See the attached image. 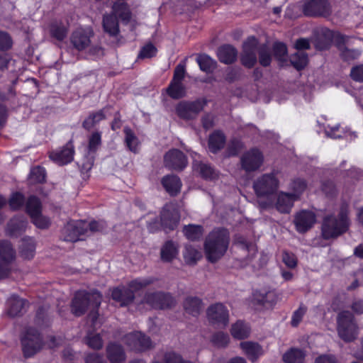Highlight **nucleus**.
Listing matches in <instances>:
<instances>
[{
    "label": "nucleus",
    "instance_id": "obj_1",
    "mask_svg": "<svg viewBox=\"0 0 363 363\" xmlns=\"http://www.w3.org/2000/svg\"><path fill=\"white\" fill-rule=\"evenodd\" d=\"M229 243L230 234L226 229L218 228L211 232L204 243L208 260L213 263L220 259L226 252Z\"/></svg>",
    "mask_w": 363,
    "mask_h": 363
},
{
    "label": "nucleus",
    "instance_id": "obj_2",
    "mask_svg": "<svg viewBox=\"0 0 363 363\" xmlns=\"http://www.w3.org/2000/svg\"><path fill=\"white\" fill-rule=\"evenodd\" d=\"M348 213V205L342 204L338 214V218L333 216H326L322 224L323 237L325 239L334 238L346 232L350 225Z\"/></svg>",
    "mask_w": 363,
    "mask_h": 363
},
{
    "label": "nucleus",
    "instance_id": "obj_3",
    "mask_svg": "<svg viewBox=\"0 0 363 363\" xmlns=\"http://www.w3.org/2000/svg\"><path fill=\"white\" fill-rule=\"evenodd\" d=\"M338 336L345 342L355 340L359 335V326L352 313L348 311H341L337 317Z\"/></svg>",
    "mask_w": 363,
    "mask_h": 363
},
{
    "label": "nucleus",
    "instance_id": "obj_4",
    "mask_svg": "<svg viewBox=\"0 0 363 363\" xmlns=\"http://www.w3.org/2000/svg\"><path fill=\"white\" fill-rule=\"evenodd\" d=\"M116 16L122 21L128 22L130 18V11L125 3H115L113 5L112 13L104 16L103 27L104 31L111 36L119 33V26Z\"/></svg>",
    "mask_w": 363,
    "mask_h": 363
},
{
    "label": "nucleus",
    "instance_id": "obj_5",
    "mask_svg": "<svg viewBox=\"0 0 363 363\" xmlns=\"http://www.w3.org/2000/svg\"><path fill=\"white\" fill-rule=\"evenodd\" d=\"M101 302V295L98 291L88 293L77 291L72 302V312L76 316L82 315L89 306L94 309L99 308Z\"/></svg>",
    "mask_w": 363,
    "mask_h": 363
},
{
    "label": "nucleus",
    "instance_id": "obj_6",
    "mask_svg": "<svg viewBox=\"0 0 363 363\" xmlns=\"http://www.w3.org/2000/svg\"><path fill=\"white\" fill-rule=\"evenodd\" d=\"M23 352L26 357H30L40 351L43 347V341L40 334L34 328L26 329L21 338Z\"/></svg>",
    "mask_w": 363,
    "mask_h": 363
},
{
    "label": "nucleus",
    "instance_id": "obj_7",
    "mask_svg": "<svg viewBox=\"0 0 363 363\" xmlns=\"http://www.w3.org/2000/svg\"><path fill=\"white\" fill-rule=\"evenodd\" d=\"M279 182L273 174H263L253 184V188L257 196L271 195L277 190Z\"/></svg>",
    "mask_w": 363,
    "mask_h": 363
},
{
    "label": "nucleus",
    "instance_id": "obj_8",
    "mask_svg": "<svg viewBox=\"0 0 363 363\" xmlns=\"http://www.w3.org/2000/svg\"><path fill=\"white\" fill-rule=\"evenodd\" d=\"M206 104V101L204 99H197L194 101H181L176 107V112L181 118L185 120L193 119L203 109Z\"/></svg>",
    "mask_w": 363,
    "mask_h": 363
},
{
    "label": "nucleus",
    "instance_id": "obj_9",
    "mask_svg": "<svg viewBox=\"0 0 363 363\" xmlns=\"http://www.w3.org/2000/svg\"><path fill=\"white\" fill-rule=\"evenodd\" d=\"M86 222L84 220H72L62 229L61 238L64 241L74 242L82 240L86 235Z\"/></svg>",
    "mask_w": 363,
    "mask_h": 363
},
{
    "label": "nucleus",
    "instance_id": "obj_10",
    "mask_svg": "<svg viewBox=\"0 0 363 363\" xmlns=\"http://www.w3.org/2000/svg\"><path fill=\"white\" fill-rule=\"evenodd\" d=\"M305 16L326 17L332 13V8L328 0H308L303 5Z\"/></svg>",
    "mask_w": 363,
    "mask_h": 363
},
{
    "label": "nucleus",
    "instance_id": "obj_11",
    "mask_svg": "<svg viewBox=\"0 0 363 363\" xmlns=\"http://www.w3.org/2000/svg\"><path fill=\"white\" fill-rule=\"evenodd\" d=\"M180 214L176 206L172 203L166 204L160 213V223L165 232L174 230L179 225Z\"/></svg>",
    "mask_w": 363,
    "mask_h": 363
},
{
    "label": "nucleus",
    "instance_id": "obj_12",
    "mask_svg": "<svg viewBox=\"0 0 363 363\" xmlns=\"http://www.w3.org/2000/svg\"><path fill=\"white\" fill-rule=\"evenodd\" d=\"M208 321L218 327L225 328L229 322V312L222 303L210 306L206 311Z\"/></svg>",
    "mask_w": 363,
    "mask_h": 363
},
{
    "label": "nucleus",
    "instance_id": "obj_13",
    "mask_svg": "<svg viewBox=\"0 0 363 363\" xmlns=\"http://www.w3.org/2000/svg\"><path fill=\"white\" fill-rule=\"evenodd\" d=\"M143 302L157 309L170 308L174 304L172 296L163 292H147L144 296Z\"/></svg>",
    "mask_w": 363,
    "mask_h": 363
},
{
    "label": "nucleus",
    "instance_id": "obj_14",
    "mask_svg": "<svg viewBox=\"0 0 363 363\" xmlns=\"http://www.w3.org/2000/svg\"><path fill=\"white\" fill-rule=\"evenodd\" d=\"M264 160L262 152L256 148L245 152L240 159L242 169L247 172H251L258 169Z\"/></svg>",
    "mask_w": 363,
    "mask_h": 363
},
{
    "label": "nucleus",
    "instance_id": "obj_15",
    "mask_svg": "<svg viewBox=\"0 0 363 363\" xmlns=\"http://www.w3.org/2000/svg\"><path fill=\"white\" fill-rule=\"evenodd\" d=\"M258 41L256 38L251 36L243 44L241 55L242 64L248 68L252 67L257 62Z\"/></svg>",
    "mask_w": 363,
    "mask_h": 363
},
{
    "label": "nucleus",
    "instance_id": "obj_16",
    "mask_svg": "<svg viewBox=\"0 0 363 363\" xmlns=\"http://www.w3.org/2000/svg\"><path fill=\"white\" fill-rule=\"evenodd\" d=\"M124 342L132 350L142 352L152 347L150 339L140 332L128 333L124 337Z\"/></svg>",
    "mask_w": 363,
    "mask_h": 363
},
{
    "label": "nucleus",
    "instance_id": "obj_17",
    "mask_svg": "<svg viewBox=\"0 0 363 363\" xmlns=\"http://www.w3.org/2000/svg\"><path fill=\"white\" fill-rule=\"evenodd\" d=\"M315 220L313 212L303 210L296 214L294 223L296 230L300 233H304L313 226Z\"/></svg>",
    "mask_w": 363,
    "mask_h": 363
},
{
    "label": "nucleus",
    "instance_id": "obj_18",
    "mask_svg": "<svg viewBox=\"0 0 363 363\" xmlns=\"http://www.w3.org/2000/svg\"><path fill=\"white\" fill-rule=\"evenodd\" d=\"M92 35L91 30L79 28L72 33L70 43L76 50L82 51L91 45V37Z\"/></svg>",
    "mask_w": 363,
    "mask_h": 363
},
{
    "label": "nucleus",
    "instance_id": "obj_19",
    "mask_svg": "<svg viewBox=\"0 0 363 363\" xmlns=\"http://www.w3.org/2000/svg\"><path fill=\"white\" fill-rule=\"evenodd\" d=\"M164 165L174 170H182L187 164V159L184 154L176 149L169 150L164 156Z\"/></svg>",
    "mask_w": 363,
    "mask_h": 363
},
{
    "label": "nucleus",
    "instance_id": "obj_20",
    "mask_svg": "<svg viewBox=\"0 0 363 363\" xmlns=\"http://www.w3.org/2000/svg\"><path fill=\"white\" fill-rule=\"evenodd\" d=\"M74 154V145L72 143L69 141L62 149L52 152L50 154V157L59 165H64L73 160Z\"/></svg>",
    "mask_w": 363,
    "mask_h": 363
},
{
    "label": "nucleus",
    "instance_id": "obj_21",
    "mask_svg": "<svg viewBox=\"0 0 363 363\" xmlns=\"http://www.w3.org/2000/svg\"><path fill=\"white\" fill-rule=\"evenodd\" d=\"M296 200L297 195L281 192L277 196L274 206L281 213H289Z\"/></svg>",
    "mask_w": 363,
    "mask_h": 363
},
{
    "label": "nucleus",
    "instance_id": "obj_22",
    "mask_svg": "<svg viewBox=\"0 0 363 363\" xmlns=\"http://www.w3.org/2000/svg\"><path fill=\"white\" fill-rule=\"evenodd\" d=\"M348 37L346 35H338L337 38V48L340 52V57L345 61L355 60L359 57L361 52L357 49H349L345 47Z\"/></svg>",
    "mask_w": 363,
    "mask_h": 363
},
{
    "label": "nucleus",
    "instance_id": "obj_23",
    "mask_svg": "<svg viewBox=\"0 0 363 363\" xmlns=\"http://www.w3.org/2000/svg\"><path fill=\"white\" fill-rule=\"evenodd\" d=\"M111 297L114 301L119 303L121 306H125L133 301L135 295L133 291L128 289V287L121 286L114 288L112 290Z\"/></svg>",
    "mask_w": 363,
    "mask_h": 363
},
{
    "label": "nucleus",
    "instance_id": "obj_24",
    "mask_svg": "<svg viewBox=\"0 0 363 363\" xmlns=\"http://www.w3.org/2000/svg\"><path fill=\"white\" fill-rule=\"evenodd\" d=\"M185 312L192 316H198L203 308L202 300L197 296H187L183 303Z\"/></svg>",
    "mask_w": 363,
    "mask_h": 363
},
{
    "label": "nucleus",
    "instance_id": "obj_25",
    "mask_svg": "<svg viewBox=\"0 0 363 363\" xmlns=\"http://www.w3.org/2000/svg\"><path fill=\"white\" fill-rule=\"evenodd\" d=\"M7 304L9 315L14 317L23 313L28 305V302L17 296L13 295L9 298Z\"/></svg>",
    "mask_w": 363,
    "mask_h": 363
},
{
    "label": "nucleus",
    "instance_id": "obj_26",
    "mask_svg": "<svg viewBox=\"0 0 363 363\" xmlns=\"http://www.w3.org/2000/svg\"><path fill=\"white\" fill-rule=\"evenodd\" d=\"M106 355L111 363H123L125 360L123 347L116 343H111L107 346Z\"/></svg>",
    "mask_w": 363,
    "mask_h": 363
},
{
    "label": "nucleus",
    "instance_id": "obj_27",
    "mask_svg": "<svg viewBox=\"0 0 363 363\" xmlns=\"http://www.w3.org/2000/svg\"><path fill=\"white\" fill-rule=\"evenodd\" d=\"M237 55V50L229 45L220 47L217 51V55L220 62L226 65L234 62L236 60Z\"/></svg>",
    "mask_w": 363,
    "mask_h": 363
},
{
    "label": "nucleus",
    "instance_id": "obj_28",
    "mask_svg": "<svg viewBox=\"0 0 363 363\" xmlns=\"http://www.w3.org/2000/svg\"><path fill=\"white\" fill-rule=\"evenodd\" d=\"M162 184L172 196L177 195L181 189L182 182L176 175H167L162 178Z\"/></svg>",
    "mask_w": 363,
    "mask_h": 363
},
{
    "label": "nucleus",
    "instance_id": "obj_29",
    "mask_svg": "<svg viewBox=\"0 0 363 363\" xmlns=\"http://www.w3.org/2000/svg\"><path fill=\"white\" fill-rule=\"evenodd\" d=\"M240 347L247 357L252 362L255 361L262 354V347L257 343L252 342H242Z\"/></svg>",
    "mask_w": 363,
    "mask_h": 363
},
{
    "label": "nucleus",
    "instance_id": "obj_30",
    "mask_svg": "<svg viewBox=\"0 0 363 363\" xmlns=\"http://www.w3.org/2000/svg\"><path fill=\"white\" fill-rule=\"evenodd\" d=\"M50 35L57 40H63L67 34V26L59 21H52L49 27Z\"/></svg>",
    "mask_w": 363,
    "mask_h": 363
},
{
    "label": "nucleus",
    "instance_id": "obj_31",
    "mask_svg": "<svg viewBox=\"0 0 363 363\" xmlns=\"http://www.w3.org/2000/svg\"><path fill=\"white\" fill-rule=\"evenodd\" d=\"M196 62L201 70L206 73L212 72L217 65L216 61L206 54L198 55Z\"/></svg>",
    "mask_w": 363,
    "mask_h": 363
},
{
    "label": "nucleus",
    "instance_id": "obj_32",
    "mask_svg": "<svg viewBox=\"0 0 363 363\" xmlns=\"http://www.w3.org/2000/svg\"><path fill=\"white\" fill-rule=\"evenodd\" d=\"M193 165L194 170L206 179H213L217 176L215 170L208 164L194 161Z\"/></svg>",
    "mask_w": 363,
    "mask_h": 363
},
{
    "label": "nucleus",
    "instance_id": "obj_33",
    "mask_svg": "<svg viewBox=\"0 0 363 363\" xmlns=\"http://www.w3.org/2000/svg\"><path fill=\"white\" fill-rule=\"evenodd\" d=\"M177 254V247L172 241L166 242L161 249V258L164 262L172 261Z\"/></svg>",
    "mask_w": 363,
    "mask_h": 363
},
{
    "label": "nucleus",
    "instance_id": "obj_34",
    "mask_svg": "<svg viewBox=\"0 0 363 363\" xmlns=\"http://www.w3.org/2000/svg\"><path fill=\"white\" fill-rule=\"evenodd\" d=\"M35 250V244L34 240L30 238H25L22 239L21 245V255L27 259H30L34 257Z\"/></svg>",
    "mask_w": 363,
    "mask_h": 363
},
{
    "label": "nucleus",
    "instance_id": "obj_35",
    "mask_svg": "<svg viewBox=\"0 0 363 363\" xmlns=\"http://www.w3.org/2000/svg\"><path fill=\"white\" fill-rule=\"evenodd\" d=\"M225 142L224 135L220 132H215L210 135L208 147L212 152H216L223 147Z\"/></svg>",
    "mask_w": 363,
    "mask_h": 363
},
{
    "label": "nucleus",
    "instance_id": "obj_36",
    "mask_svg": "<svg viewBox=\"0 0 363 363\" xmlns=\"http://www.w3.org/2000/svg\"><path fill=\"white\" fill-rule=\"evenodd\" d=\"M15 251L8 241L0 242V259L7 263H11L15 259Z\"/></svg>",
    "mask_w": 363,
    "mask_h": 363
},
{
    "label": "nucleus",
    "instance_id": "obj_37",
    "mask_svg": "<svg viewBox=\"0 0 363 363\" xmlns=\"http://www.w3.org/2000/svg\"><path fill=\"white\" fill-rule=\"evenodd\" d=\"M167 91L169 96L174 99L182 98L186 95V88L182 82L171 81Z\"/></svg>",
    "mask_w": 363,
    "mask_h": 363
},
{
    "label": "nucleus",
    "instance_id": "obj_38",
    "mask_svg": "<svg viewBox=\"0 0 363 363\" xmlns=\"http://www.w3.org/2000/svg\"><path fill=\"white\" fill-rule=\"evenodd\" d=\"M305 357L302 350L291 348L283 355L285 363H301Z\"/></svg>",
    "mask_w": 363,
    "mask_h": 363
},
{
    "label": "nucleus",
    "instance_id": "obj_39",
    "mask_svg": "<svg viewBox=\"0 0 363 363\" xmlns=\"http://www.w3.org/2000/svg\"><path fill=\"white\" fill-rule=\"evenodd\" d=\"M250 329L248 326L242 321H238L232 325L231 335L234 338L241 340L249 336Z\"/></svg>",
    "mask_w": 363,
    "mask_h": 363
},
{
    "label": "nucleus",
    "instance_id": "obj_40",
    "mask_svg": "<svg viewBox=\"0 0 363 363\" xmlns=\"http://www.w3.org/2000/svg\"><path fill=\"white\" fill-rule=\"evenodd\" d=\"M290 62L296 69H302L307 65L308 55L304 51H296L290 56Z\"/></svg>",
    "mask_w": 363,
    "mask_h": 363
},
{
    "label": "nucleus",
    "instance_id": "obj_41",
    "mask_svg": "<svg viewBox=\"0 0 363 363\" xmlns=\"http://www.w3.org/2000/svg\"><path fill=\"white\" fill-rule=\"evenodd\" d=\"M123 132L125 133V143L127 147L133 152L138 151L139 141L133 131L128 127H125Z\"/></svg>",
    "mask_w": 363,
    "mask_h": 363
},
{
    "label": "nucleus",
    "instance_id": "obj_42",
    "mask_svg": "<svg viewBox=\"0 0 363 363\" xmlns=\"http://www.w3.org/2000/svg\"><path fill=\"white\" fill-rule=\"evenodd\" d=\"M105 118L104 111L100 110L96 112L91 113L83 122L82 126L86 129L90 130L95 125Z\"/></svg>",
    "mask_w": 363,
    "mask_h": 363
},
{
    "label": "nucleus",
    "instance_id": "obj_43",
    "mask_svg": "<svg viewBox=\"0 0 363 363\" xmlns=\"http://www.w3.org/2000/svg\"><path fill=\"white\" fill-rule=\"evenodd\" d=\"M26 209L30 216L41 213L42 205L39 199L35 196H30L26 203Z\"/></svg>",
    "mask_w": 363,
    "mask_h": 363
},
{
    "label": "nucleus",
    "instance_id": "obj_44",
    "mask_svg": "<svg viewBox=\"0 0 363 363\" xmlns=\"http://www.w3.org/2000/svg\"><path fill=\"white\" fill-rule=\"evenodd\" d=\"M184 258L188 264H194L201 258V253L191 245H186L184 252Z\"/></svg>",
    "mask_w": 363,
    "mask_h": 363
},
{
    "label": "nucleus",
    "instance_id": "obj_45",
    "mask_svg": "<svg viewBox=\"0 0 363 363\" xmlns=\"http://www.w3.org/2000/svg\"><path fill=\"white\" fill-rule=\"evenodd\" d=\"M155 279L153 278H138L130 281L128 284V289L135 293L152 284Z\"/></svg>",
    "mask_w": 363,
    "mask_h": 363
},
{
    "label": "nucleus",
    "instance_id": "obj_46",
    "mask_svg": "<svg viewBox=\"0 0 363 363\" xmlns=\"http://www.w3.org/2000/svg\"><path fill=\"white\" fill-rule=\"evenodd\" d=\"M183 232L187 239L196 240L203 235V228L200 225H189L184 228Z\"/></svg>",
    "mask_w": 363,
    "mask_h": 363
},
{
    "label": "nucleus",
    "instance_id": "obj_47",
    "mask_svg": "<svg viewBox=\"0 0 363 363\" xmlns=\"http://www.w3.org/2000/svg\"><path fill=\"white\" fill-rule=\"evenodd\" d=\"M259 62L261 65L267 67L272 62V55L269 48L266 45L258 46Z\"/></svg>",
    "mask_w": 363,
    "mask_h": 363
},
{
    "label": "nucleus",
    "instance_id": "obj_48",
    "mask_svg": "<svg viewBox=\"0 0 363 363\" xmlns=\"http://www.w3.org/2000/svg\"><path fill=\"white\" fill-rule=\"evenodd\" d=\"M26 224L25 220L13 218L8 224V231L11 235H15L18 231L23 230Z\"/></svg>",
    "mask_w": 363,
    "mask_h": 363
},
{
    "label": "nucleus",
    "instance_id": "obj_49",
    "mask_svg": "<svg viewBox=\"0 0 363 363\" xmlns=\"http://www.w3.org/2000/svg\"><path fill=\"white\" fill-rule=\"evenodd\" d=\"M229 336L223 332H217L211 337L212 343L218 347H225L229 343Z\"/></svg>",
    "mask_w": 363,
    "mask_h": 363
},
{
    "label": "nucleus",
    "instance_id": "obj_50",
    "mask_svg": "<svg viewBox=\"0 0 363 363\" xmlns=\"http://www.w3.org/2000/svg\"><path fill=\"white\" fill-rule=\"evenodd\" d=\"M45 179V170L41 167L33 168L30 174V181L32 183H42Z\"/></svg>",
    "mask_w": 363,
    "mask_h": 363
},
{
    "label": "nucleus",
    "instance_id": "obj_51",
    "mask_svg": "<svg viewBox=\"0 0 363 363\" xmlns=\"http://www.w3.org/2000/svg\"><path fill=\"white\" fill-rule=\"evenodd\" d=\"M86 342L94 350H100L103 347V341L99 334H89L86 338Z\"/></svg>",
    "mask_w": 363,
    "mask_h": 363
},
{
    "label": "nucleus",
    "instance_id": "obj_52",
    "mask_svg": "<svg viewBox=\"0 0 363 363\" xmlns=\"http://www.w3.org/2000/svg\"><path fill=\"white\" fill-rule=\"evenodd\" d=\"M273 49L274 56L279 61H286L287 48L285 44L282 43H277L274 45Z\"/></svg>",
    "mask_w": 363,
    "mask_h": 363
},
{
    "label": "nucleus",
    "instance_id": "obj_53",
    "mask_svg": "<svg viewBox=\"0 0 363 363\" xmlns=\"http://www.w3.org/2000/svg\"><path fill=\"white\" fill-rule=\"evenodd\" d=\"M24 203V196L22 194L16 192L12 194L9 199V203L13 210L20 208Z\"/></svg>",
    "mask_w": 363,
    "mask_h": 363
},
{
    "label": "nucleus",
    "instance_id": "obj_54",
    "mask_svg": "<svg viewBox=\"0 0 363 363\" xmlns=\"http://www.w3.org/2000/svg\"><path fill=\"white\" fill-rule=\"evenodd\" d=\"M306 188V184L303 179H294L291 184V189L294 191L291 194L297 195V199L299 195L302 194Z\"/></svg>",
    "mask_w": 363,
    "mask_h": 363
},
{
    "label": "nucleus",
    "instance_id": "obj_55",
    "mask_svg": "<svg viewBox=\"0 0 363 363\" xmlns=\"http://www.w3.org/2000/svg\"><path fill=\"white\" fill-rule=\"evenodd\" d=\"M243 147V143L239 139L234 138L231 140L228 147V155L230 156L237 155Z\"/></svg>",
    "mask_w": 363,
    "mask_h": 363
},
{
    "label": "nucleus",
    "instance_id": "obj_56",
    "mask_svg": "<svg viewBox=\"0 0 363 363\" xmlns=\"http://www.w3.org/2000/svg\"><path fill=\"white\" fill-rule=\"evenodd\" d=\"M101 134L99 132L93 133L89 140V150L90 152H94L101 145Z\"/></svg>",
    "mask_w": 363,
    "mask_h": 363
},
{
    "label": "nucleus",
    "instance_id": "obj_57",
    "mask_svg": "<svg viewBox=\"0 0 363 363\" xmlns=\"http://www.w3.org/2000/svg\"><path fill=\"white\" fill-rule=\"evenodd\" d=\"M307 311V308L303 305H301L299 308L295 311L292 315L291 318V325L294 327L298 326V325L302 320L303 315H305Z\"/></svg>",
    "mask_w": 363,
    "mask_h": 363
},
{
    "label": "nucleus",
    "instance_id": "obj_58",
    "mask_svg": "<svg viewBox=\"0 0 363 363\" xmlns=\"http://www.w3.org/2000/svg\"><path fill=\"white\" fill-rule=\"evenodd\" d=\"M30 218H32L33 223L39 228H47L50 223V220L43 216L41 213H38L34 216H30Z\"/></svg>",
    "mask_w": 363,
    "mask_h": 363
},
{
    "label": "nucleus",
    "instance_id": "obj_59",
    "mask_svg": "<svg viewBox=\"0 0 363 363\" xmlns=\"http://www.w3.org/2000/svg\"><path fill=\"white\" fill-rule=\"evenodd\" d=\"M283 262L289 268H295L297 265V258L294 254L284 251L282 254Z\"/></svg>",
    "mask_w": 363,
    "mask_h": 363
},
{
    "label": "nucleus",
    "instance_id": "obj_60",
    "mask_svg": "<svg viewBox=\"0 0 363 363\" xmlns=\"http://www.w3.org/2000/svg\"><path fill=\"white\" fill-rule=\"evenodd\" d=\"M86 234H87L89 230L92 233L102 231L106 227V223L103 220L86 222Z\"/></svg>",
    "mask_w": 363,
    "mask_h": 363
},
{
    "label": "nucleus",
    "instance_id": "obj_61",
    "mask_svg": "<svg viewBox=\"0 0 363 363\" xmlns=\"http://www.w3.org/2000/svg\"><path fill=\"white\" fill-rule=\"evenodd\" d=\"M351 78L359 82H363V65L353 67L350 71Z\"/></svg>",
    "mask_w": 363,
    "mask_h": 363
},
{
    "label": "nucleus",
    "instance_id": "obj_62",
    "mask_svg": "<svg viewBox=\"0 0 363 363\" xmlns=\"http://www.w3.org/2000/svg\"><path fill=\"white\" fill-rule=\"evenodd\" d=\"M156 51L157 50L153 45L147 44L142 48L138 57L140 58H150L155 55Z\"/></svg>",
    "mask_w": 363,
    "mask_h": 363
},
{
    "label": "nucleus",
    "instance_id": "obj_63",
    "mask_svg": "<svg viewBox=\"0 0 363 363\" xmlns=\"http://www.w3.org/2000/svg\"><path fill=\"white\" fill-rule=\"evenodd\" d=\"M185 72V65L179 64L174 69V76L172 81L182 82L184 78Z\"/></svg>",
    "mask_w": 363,
    "mask_h": 363
},
{
    "label": "nucleus",
    "instance_id": "obj_64",
    "mask_svg": "<svg viewBox=\"0 0 363 363\" xmlns=\"http://www.w3.org/2000/svg\"><path fill=\"white\" fill-rule=\"evenodd\" d=\"M12 45L10 36L5 32L0 31V50H8Z\"/></svg>",
    "mask_w": 363,
    "mask_h": 363
}]
</instances>
